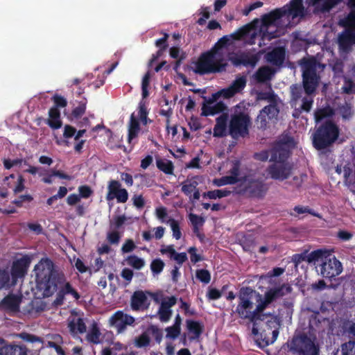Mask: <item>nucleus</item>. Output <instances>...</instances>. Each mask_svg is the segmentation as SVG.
Instances as JSON below:
<instances>
[{
    "label": "nucleus",
    "instance_id": "nucleus-29",
    "mask_svg": "<svg viewBox=\"0 0 355 355\" xmlns=\"http://www.w3.org/2000/svg\"><path fill=\"white\" fill-rule=\"evenodd\" d=\"M139 130V120L136 118L135 114L132 113L128 125V141L130 144H131L132 140L137 137Z\"/></svg>",
    "mask_w": 355,
    "mask_h": 355
},
{
    "label": "nucleus",
    "instance_id": "nucleus-1",
    "mask_svg": "<svg viewBox=\"0 0 355 355\" xmlns=\"http://www.w3.org/2000/svg\"><path fill=\"white\" fill-rule=\"evenodd\" d=\"M257 24H246L234 33L223 37L210 51L202 54L198 60L192 62L189 66L190 69L199 74L219 72L225 69L227 60L236 66H254L257 58L254 55L245 53L230 54L227 47L236 45L237 41H242L244 44H254L255 39L275 24H261L259 31ZM263 36H265V33H263Z\"/></svg>",
    "mask_w": 355,
    "mask_h": 355
},
{
    "label": "nucleus",
    "instance_id": "nucleus-45",
    "mask_svg": "<svg viewBox=\"0 0 355 355\" xmlns=\"http://www.w3.org/2000/svg\"><path fill=\"white\" fill-rule=\"evenodd\" d=\"M337 112L345 119H349L352 116V114H353V111L352 110V106L349 103H345V105L339 107L338 108V110H337Z\"/></svg>",
    "mask_w": 355,
    "mask_h": 355
},
{
    "label": "nucleus",
    "instance_id": "nucleus-25",
    "mask_svg": "<svg viewBox=\"0 0 355 355\" xmlns=\"http://www.w3.org/2000/svg\"><path fill=\"white\" fill-rule=\"evenodd\" d=\"M284 12L283 6L282 8H275L263 15L261 19L255 18L250 22H277V20L281 19L282 17H286Z\"/></svg>",
    "mask_w": 355,
    "mask_h": 355
},
{
    "label": "nucleus",
    "instance_id": "nucleus-47",
    "mask_svg": "<svg viewBox=\"0 0 355 355\" xmlns=\"http://www.w3.org/2000/svg\"><path fill=\"white\" fill-rule=\"evenodd\" d=\"M164 266V263L160 259L153 260L150 264V269L154 274L160 273Z\"/></svg>",
    "mask_w": 355,
    "mask_h": 355
},
{
    "label": "nucleus",
    "instance_id": "nucleus-58",
    "mask_svg": "<svg viewBox=\"0 0 355 355\" xmlns=\"http://www.w3.org/2000/svg\"><path fill=\"white\" fill-rule=\"evenodd\" d=\"M107 240L110 243H118L119 241V234L116 230H112L107 233Z\"/></svg>",
    "mask_w": 355,
    "mask_h": 355
},
{
    "label": "nucleus",
    "instance_id": "nucleus-51",
    "mask_svg": "<svg viewBox=\"0 0 355 355\" xmlns=\"http://www.w3.org/2000/svg\"><path fill=\"white\" fill-rule=\"evenodd\" d=\"M166 337L170 338H177L180 333V327H176L173 324L171 327H168L166 329Z\"/></svg>",
    "mask_w": 355,
    "mask_h": 355
},
{
    "label": "nucleus",
    "instance_id": "nucleus-7",
    "mask_svg": "<svg viewBox=\"0 0 355 355\" xmlns=\"http://www.w3.org/2000/svg\"><path fill=\"white\" fill-rule=\"evenodd\" d=\"M332 250L320 249L311 252L306 257L309 263L315 264L317 272L324 278L331 279L343 271L341 263L331 254Z\"/></svg>",
    "mask_w": 355,
    "mask_h": 355
},
{
    "label": "nucleus",
    "instance_id": "nucleus-11",
    "mask_svg": "<svg viewBox=\"0 0 355 355\" xmlns=\"http://www.w3.org/2000/svg\"><path fill=\"white\" fill-rule=\"evenodd\" d=\"M238 108H234L229 123V134L234 139L247 135L251 125L249 116L245 112H237Z\"/></svg>",
    "mask_w": 355,
    "mask_h": 355
},
{
    "label": "nucleus",
    "instance_id": "nucleus-22",
    "mask_svg": "<svg viewBox=\"0 0 355 355\" xmlns=\"http://www.w3.org/2000/svg\"><path fill=\"white\" fill-rule=\"evenodd\" d=\"M149 301L146 294L141 291H135L131 297V307L133 310H144L148 308Z\"/></svg>",
    "mask_w": 355,
    "mask_h": 355
},
{
    "label": "nucleus",
    "instance_id": "nucleus-16",
    "mask_svg": "<svg viewBox=\"0 0 355 355\" xmlns=\"http://www.w3.org/2000/svg\"><path fill=\"white\" fill-rule=\"evenodd\" d=\"M111 326L114 327L118 333L123 332L128 325H132L135 322V318L121 311L116 312L109 320Z\"/></svg>",
    "mask_w": 355,
    "mask_h": 355
},
{
    "label": "nucleus",
    "instance_id": "nucleus-5",
    "mask_svg": "<svg viewBox=\"0 0 355 355\" xmlns=\"http://www.w3.org/2000/svg\"><path fill=\"white\" fill-rule=\"evenodd\" d=\"M34 272L36 279V288L38 296L46 297L51 296L57 291L58 277L63 273L56 269L49 259H42L35 265Z\"/></svg>",
    "mask_w": 355,
    "mask_h": 355
},
{
    "label": "nucleus",
    "instance_id": "nucleus-8",
    "mask_svg": "<svg viewBox=\"0 0 355 355\" xmlns=\"http://www.w3.org/2000/svg\"><path fill=\"white\" fill-rule=\"evenodd\" d=\"M246 85V79L243 76L237 78L227 88L223 89L212 95L211 98L203 105L202 110L205 116L214 115L227 110L226 105L220 101L219 97L229 98L241 92Z\"/></svg>",
    "mask_w": 355,
    "mask_h": 355
},
{
    "label": "nucleus",
    "instance_id": "nucleus-15",
    "mask_svg": "<svg viewBox=\"0 0 355 355\" xmlns=\"http://www.w3.org/2000/svg\"><path fill=\"white\" fill-rule=\"evenodd\" d=\"M154 300L157 303H160L157 312L160 321L163 322H168L172 315L171 307L176 304V298L171 296L159 299L158 296H156Z\"/></svg>",
    "mask_w": 355,
    "mask_h": 355
},
{
    "label": "nucleus",
    "instance_id": "nucleus-38",
    "mask_svg": "<svg viewBox=\"0 0 355 355\" xmlns=\"http://www.w3.org/2000/svg\"><path fill=\"white\" fill-rule=\"evenodd\" d=\"M211 14L212 12L209 6H201L196 13V15L199 16V18L196 22H207V20L209 19Z\"/></svg>",
    "mask_w": 355,
    "mask_h": 355
},
{
    "label": "nucleus",
    "instance_id": "nucleus-37",
    "mask_svg": "<svg viewBox=\"0 0 355 355\" xmlns=\"http://www.w3.org/2000/svg\"><path fill=\"white\" fill-rule=\"evenodd\" d=\"M187 324L189 332L193 334L191 338L193 339L198 338L202 331V326L200 323L189 320Z\"/></svg>",
    "mask_w": 355,
    "mask_h": 355
},
{
    "label": "nucleus",
    "instance_id": "nucleus-6",
    "mask_svg": "<svg viewBox=\"0 0 355 355\" xmlns=\"http://www.w3.org/2000/svg\"><path fill=\"white\" fill-rule=\"evenodd\" d=\"M295 146L294 140L286 137L284 146L279 145L273 150L269 159L273 163L268 168V174L273 180L284 181L288 179L293 173V167L286 161L291 148Z\"/></svg>",
    "mask_w": 355,
    "mask_h": 355
},
{
    "label": "nucleus",
    "instance_id": "nucleus-56",
    "mask_svg": "<svg viewBox=\"0 0 355 355\" xmlns=\"http://www.w3.org/2000/svg\"><path fill=\"white\" fill-rule=\"evenodd\" d=\"M230 173L231 175L230 176H234V183L237 182L239 175V162L238 161H235L232 163Z\"/></svg>",
    "mask_w": 355,
    "mask_h": 355
},
{
    "label": "nucleus",
    "instance_id": "nucleus-34",
    "mask_svg": "<svg viewBox=\"0 0 355 355\" xmlns=\"http://www.w3.org/2000/svg\"><path fill=\"white\" fill-rule=\"evenodd\" d=\"M157 168L166 174H172L173 171V163L166 159H157L156 160Z\"/></svg>",
    "mask_w": 355,
    "mask_h": 355
},
{
    "label": "nucleus",
    "instance_id": "nucleus-13",
    "mask_svg": "<svg viewBox=\"0 0 355 355\" xmlns=\"http://www.w3.org/2000/svg\"><path fill=\"white\" fill-rule=\"evenodd\" d=\"M267 189L264 184L253 176L245 177L239 184V192L247 193L254 196H261Z\"/></svg>",
    "mask_w": 355,
    "mask_h": 355
},
{
    "label": "nucleus",
    "instance_id": "nucleus-10",
    "mask_svg": "<svg viewBox=\"0 0 355 355\" xmlns=\"http://www.w3.org/2000/svg\"><path fill=\"white\" fill-rule=\"evenodd\" d=\"M338 136V127L334 123L327 121L313 135V146L317 149H324L334 143Z\"/></svg>",
    "mask_w": 355,
    "mask_h": 355
},
{
    "label": "nucleus",
    "instance_id": "nucleus-50",
    "mask_svg": "<svg viewBox=\"0 0 355 355\" xmlns=\"http://www.w3.org/2000/svg\"><path fill=\"white\" fill-rule=\"evenodd\" d=\"M230 192L227 190L218 189L209 191V193L207 195L209 196V199H216L227 196L230 194Z\"/></svg>",
    "mask_w": 355,
    "mask_h": 355
},
{
    "label": "nucleus",
    "instance_id": "nucleus-35",
    "mask_svg": "<svg viewBox=\"0 0 355 355\" xmlns=\"http://www.w3.org/2000/svg\"><path fill=\"white\" fill-rule=\"evenodd\" d=\"M120 189L121 184L118 181H110L107 187L108 192L106 196L107 200L110 201L114 200Z\"/></svg>",
    "mask_w": 355,
    "mask_h": 355
},
{
    "label": "nucleus",
    "instance_id": "nucleus-12",
    "mask_svg": "<svg viewBox=\"0 0 355 355\" xmlns=\"http://www.w3.org/2000/svg\"><path fill=\"white\" fill-rule=\"evenodd\" d=\"M59 289L57 297L54 303L56 305H60L63 303L64 297L69 296L74 301H77L80 298V295L76 288L73 287L71 284L66 280L64 274L58 277L57 281V289Z\"/></svg>",
    "mask_w": 355,
    "mask_h": 355
},
{
    "label": "nucleus",
    "instance_id": "nucleus-28",
    "mask_svg": "<svg viewBox=\"0 0 355 355\" xmlns=\"http://www.w3.org/2000/svg\"><path fill=\"white\" fill-rule=\"evenodd\" d=\"M257 99L258 101H266L269 103L268 105H275L276 107H278L279 103V98L270 89L266 92H258L257 94Z\"/></svg>",
    "mask_w": 355,
    "mask_h": 355
},
{
    "label": "nucleus",
    "instance_id": "nucleus-9",
    "mask_svg": "<svg viewBox=\"0 0 355 355\" xmlns=\"http://www.w3.org/2000/svg\"><path fill=\"white\" fill-rule=\"evenodd\" d=\"M321 343L313 332L295 335L289 344L290 350L295 355H319Z\"/></svg>",
    "mask_w": 355,
    "mask_h": 355
},
{
    "label": "nucleus",
    "instance_id": "nucleus-59",
    "mask_svg": "<svg viewBox=\"0 0 355 355\" xmlns=\"http://www.w3.org/2000/svg\"><path fill=\"white\" fill-rule=\"evenodd\" d=\"M85 104L82 103L80 104L78 107H76L72 112L73 117L78 119L85 112Z\"/></svg>",
    "mask_w": 355,
    "mask_h": 355
},
{
    "label": "nucleus",
    "instance_id": "nucleus-39",
    "mask_svg": "<svg viewBox=\"0 0 355 355\" xmlns=\"http://www.w3.org/2000/svg\"><path fill=\"white\" fill-rule=\"evenodd\" d=\"M150 338L147 332H144L136 337L134 340L135 345L139 348L147 347L150 344Z\"/></svg>",
    "mask_w": 355,
    "mask_h": 355
},
{
    "label": "nucleus",
    "instance_id": "nucleus-61",
    "mask_svg": "<svg viewBox=\"0 0 355 355\" xmlns=\"http://www.w3.org/2000/svg\"><path fill=\"white\" fill-rule=\"evenodd\" d=\"M136 248L135 244L132 240H128L122 246L121 250L123 253H128L132 252Z\"/></svg>",
    "mask_w": 355,
    "mask_h": 355
},
{
    "label": "nucleus",
    "instance_id": "nucleus-62",
    "mask_svg": "<svg viewBox=\"0 0 355 355\" xmlns=\"http://www.w3.org/2000/svg\"><path fill=\"white\" fill-rule=\"evenodd\" d=\"M345 84L343 86L342 89L345 93H351L355 91V85L352 83V81L347 80V78H344Z\"/></svg>",
    "mask_w": 355,
    "mask_h": 355
},
{
    "label": "nucleus",
    "instance_id": "nucleus-55",
    "mask_svg": "<svg viewBox=\"0 0 355 355\" xmlns=\"http://www.w3.org/2000/svg\"><path fill=\"white\" fill-rule=\"evenodd\" d=\"M9 282V273L6 270H0V289L8 285Z\"/></svg>",
    "mask_w": 355,
    "mask_h": 355
},
{
    "label": "nucleus",
    "instance_id": "nucleus-19",
    "mask_svg": "<svg viewBox=\"0 0 355 355\" xmlns=\"http://www.w3.org/2000/svg\"><path fill=\"white\" fill-rule=\"evenodd\" d=\"M68 327L73 334H83L86 331V326L80 315L72 311L68 318Z\"/></svg>",
    "mask_w": 355,
    "mask_h": 355
},
{
    "label": "nucleus",
    "instance_id": "nucleus-24",
    "mask_svg": "<svg viewBox=\"0 0 355 355\" xmlns=\"http://www.w3.org/2000/svg\"><path fill=\"white\" fill-rule=\"evenodd\" d=\"M22 295L19 293V296L8 295L6 296L1 302V308L4 311H17L19 309V304Z\"/></svg>",
    "mask_w": 355,
    "mask_h": 355
},
{
    "label": "nucleus",
    "instance_id": "nucleus-3",
    "mask_svg": "<svg viewBox=\"0 0 355 355\" xmlns=\"http://www.w3.org/2000/svg\"><path fill=\"white\" fill-rule=\"evenodd\" d=\"M304 92L300 87H291L292 105L295 107L293 116L297 118L300 111L309 112L313 102L311 94L315 92L319 82L318 71L322 70L324 65L317 62L314 58L303 60L301 62Z\"/></svg>",
    "mask_w": 355,
    "mask_h": 355
},
{
    "label": "nucleus",
    "instance_id": "nucleus-40",
    "mask_svg": "<svg viewBox=\"0 0 355 355\" xmlns=\"http://www.w3.org/2000/svg\"><path fill=\"white\" fill-rule=\"evenodd\" d=\"M11 275L13 279L22 277V258L13 262L11 268Z\"/></svg>",
    "mask_w": 355,
    "mask_h": 355
},
{
    "label": "nucleus",
    "instance_id": "nucleus-44",
    "mask_svg": "<svg viewBox=\"0 0 355 355\" xmlns=\"http://www.w3.org/2000/svg\"><path fill=\"white\" fill-rule=\"evenodd\" d=\"M334 114L333 110L329 107L320 109L315 113V119L316 122L322 121L323 119L329 116Z\"/></svg>",
    "mask_w": 355,
    "mask_h": 355
},
{
    "label": "nucleus",
    "instance_id": "nucleus-33",
    "mask_svg": "<svg viewBox=\"0 0 355 355\" xmlns=\"http://www.w3.org/2000/svg\"><path fill=\"white\" fill-rule=\"evenodd\" d=\"M343 336L355 341V323L347 321L343 326Z\"/></svg>",
    "mask_w": 355,
    "mask_h": 355
},
{
    "label": "nucleus",
    "instance_id": "nucleus-43",
    "mask_svg": "<svg viewBox=\"0 0 355 355\" xmlns=\"http://www.w3.org/2000/svg\"><path fill=\"white\" fill-rule=\"evenodd\" d=\"M166 223L168 224L173 232V236L178 240L181 238L182 233L180 230L178 222L173 218H170L166 220Z\"/></svg>",
    "mask_w": 355,
    "mask_h": 355
},
{
    "label": "nucleus",
    "instance_id": "nucleus-48",
    "mask_svg": "<svg viewBox=\"0 0 355 355\" xmlns=\"http://www.w3.org/2000/svg\"><path fill=\"white\" fill-rule=\"evenodd\" d=\"M196 277L200 282L208 284L211 279V275L208 270L202 269L196 271Z\"/></svg>",
    "mask_w": 355,
    "mask_h": 355
},
{
    "label": "nucleus",
    "instance_id": "nucleus-31",
    "mask_svg": "<svg viewBox=\"0 0 355 355\" xmlns=\"http://www.w3.org/2000/svg\"><path fill=\"white\" fill-rule=\"evenodd\" d=\"M286 137L282 138L276 144V146L271 150H264L255 154L257 159L260 161H266L272 156L273 150H275L279 145L284 146V143L286 141Z\"/></svg>",
    "mask_w": 355,
    "mask_h": 355
},
{
    "label": "nucleus",
    "instance_id": "nucleus-23",
    "mask_svg": "<svg viewBox=\"0 0 355 355\" xmlns=\"http://www.w3.org/2000/svg\"><path fill=\"white\" fill-rule=\"evenodd\" d=\"M227 114H222L216 119V125L213 130V135L216 137H222L229 133V126L227 127Z\"/></svg>",
    "mask_w": 355,
    "mask_h": 355
},
{
    "label": "nucleus",
    "instance_id": "nucleus-21",
    "mask_svg": "<svg viewBox=\"0 0 355 355\" xmlns=\"http://www.w3.org/2000/svg\"><path fill=\"white\" fill-rule=\"evenodd\" d=\"M284 289L288 290V288L281 286L271 288L265 293L263 298L261 295V300H259V301L260 304L262 305L263 311L272 301L284 295Z\"/></svg>",
    "mask_w": 355,
    "mask_h": 355
},
{
    "label": "nucleus",
    "instance_id": "nucleus-53",
    "mask_svg": "<svg viewBox=\"0 0 355 355\" xmlns=\"http://www.w3.org/2000/svg\"><path fill=\"white\" fill-rule=\"evenodd\" d=\"M115 198L116 199L118 202L124 203L128 199V193L126 191V189L121 188L119 190Z\"/></svg>",
    "mask_w": 355,
    "mask_h": 355
},
{
    "label": "nucleus",
    "instance_id": "nucleus-4",
    "mask_svg": "<svg viewBox=\"0 0 355 355\" xmlns=\"http://www.w3.org/2000/svg\"><path fill=\"white\" fill-rule=\"evenodd\" d=\"M343 0H305L307 6L306 8L303 4V0H290L283 6L286 17L294 20L299 18L303 19L309 15V8H313V13L315 15L325 14L329 12Z\"/></svg>",
    "mask_w": 355,
    "mask_h": 355
},
{
    "label": "nucleus",
    "instance_id": "nucleus-14",
    "mask_svg": "<svg viewBox=\"0 0 355 355\" xmlns=\"http://www.w3.org/2000/svg\"><path fill=\"white\" fill-rule=\"evenodd\" d=\"M336 172L343 173L345 182L349 186L355 183V157L352 155L347 160L343 162L336 168Z\"/></svg>",
    "mask_w": 355,
    "mask_h": 355
},
{
    "label": "nucleus",
    "instance_id": "nucleus-30",
    "mask_svg": "<svg viewBox=\"0 0 355 355\" xmlns=\"http://www.w3.org/2000/svg\"><path fill=\"white\" fill-rule=\"evenodd\" d=\"M100 336L101 332L99 328L97 327L96 324L93 323L87 334V340L94 344H98L100 343Z\"/></svg>",
    "mask_w": 355,
    "mask_h": 355
},
{
    "label": "nucleus",
    "instance_id": "nucleus-20",
    "mask_svg": "<svg viewBox=\"0 0 355 355\" xmlns=\"http://www.w3.org/2000/svg\"><path fill=\"white\" fill-rule=\"evenodd\" d=\"M263 2L261 1H256L252 4H250L248 7L245 8L243 10H241V13H239L238 9L236 10H230L228 12H226L225 14V19L232 21H239V17L241 15L248 16L249 13L253 10L260 8L263 6Z\"/></svg>",
    "mask_w": 355,
    "mask_h": 355
},
{
    "label": "nucleus",
    "instance_id": "nucleus-41",
    "mask_svg": "<svg viewBox=\"0 0 355 355\" xmlns=\"http://www.w3.org/2000/svg\"><path fill=\"white\" fill-rule=\"evenodd\" d=\"M17 349L22 350V347L17 345H6L0 348V355H22V352L17 354Z\"/></svg>",
    "mask_w": 355,
    "mask_h": 355
},
{
    "label": "nucleus",
    "instance_id": "nucleus-63",
    "mask_svg": "<svg viewBox=\"0 0 355 355\" xmlns=\"http://www.w3.org/2000/svg\"><path fill=\"white\" fill-rule=\"evenodd\" d=\"M132 201L134 205L138 209L142 208L145 204V200L141 195H135L132 197Z\"/></svg>",
    "mask_w": 355,
    "mask_h": 355
},
{
    "label": "nucleus",
    "instance_id": "nucleus-32",
    "mask_svg": "<svg viewBox=\"0 0 355 355\" xmlns=\"http://www.w3.org/2000/svg\"><path fill=\"white\" fill-rule=\"evenodd\" d=\"M127 264L136 270H141L146 264L144 259L136 255L128 256L125 259Z\"/></svg>",
    "mask_w": 355,
    "mask_h": 355
},
{
    "label": "nucleus",
    "instance_id": "nucleus-26",
    "mask_svg": "<svg viewBox=\"0 0 355 355\" xmlns=\"http://www.w3.org/2000/svg\"><path fill=\"white\" fill-rule=\"evenodd\" d=\"M266 58L267 61L272 64L281 65L285 58V50L282 47L275 48L272 51L268 53Z\"/></svg>",
    "mask_w": 355,
    "mask_h": 355
},
{
    "label": "nucleus",
    "instance_id": "nucleus-17",
    "mask_svg": "<svg viewBox=\"0 0 355 355\" xmlns=\"http://www.w3.org/2000/svg\"><path fill=\"white\" fill-rule=\"evenodd\" d=\"M345 25V24H341ZM345 32L339 35L338 44L340 50L344 52L349 51L351 46L355 44V24H347Z\"/></svg>",
    "mask_w": 355,
    "mask_h": 355
},
{
    "label": "nucleus",
    "instance_id": "nucleus-36",
    "mask_svg": "<svg viewBox=\"0 0 355 355\" xmlns=\"http://www.w3.org/2000/svg\"><path fill=\"white\" fill-rule=\"evenodd\" d=\"M274 71L269 67H263L260 68L256 73L257 79L260 82H263L271 78Z\"/></svg>",
    "mask_w": 355,
    "mask_h": 355
},
{
    "label": "nucleus",
    "instance_id": "nucleus-57",
    "mask_svg": "<svg viewBox=\"0 0 355 355\" xmlns=\"http://www.w3.org/2000/svg\"><path fill=\"white\" fill-rule=\"evenodd\" d=\"M150 82V74L149 73H146L142 80V94L145 98L148 95L147 88Z\"/></svg>",
    "mask_w": 355,
    "mask_h": 355
},
{
    "label": "nucleus",
    "instance_id": "nucleus-42",
    "mask_svg": "<svg viewBox=\"0 0 355 355\" xmlns=\"http://www.w3.org/2000/svg\"><path fill=\"white\" fill-rule=\"evenodd\" d=\"M355 341L349 340L341 345L340 354L341 355H352L355 351Z\"/></svg>",
    "mask_w": 355,
    "mask_h": 355
},
{
    "label": "nucleus",
    "instance_id": "nucleus-2",
    "mask_svg": "<svg viewBox=\"0 0 355 355\" xmlns=\"http://www.w3.org/2000/svg\"><path fill=\"white\" fill-rule=\"evenodd\" d=\"M259 300H261L259 293L250 288H241L235 312L241 318L252 323L254 336L260 335L267 345L272 344L278 337L280 321L274 314L263 313Z\"/></svg>",
    "mask_w": 355,
    "mask_h": 355
},
{
    "label": "nucleus",
    "instance_id": "nucleus-64",
    "mask_svg": "<svg viewBox=\"0 0 355 355\" xmlns=\"http://www.w3.org/2000/svg\"><path fill=\"white\" fill-rule=\"evenodd\" d=\"M171 259H173L178 264L181 265L187 259V256L184 252L177 253L175 252Z\"/></svg>",
    "mask_w": 355,
    "mask_h": 355
},
{
    "label": "nucleus",
    "instance_id": "nucleus-18",
    "mask_svg": "<svg viewBox=\"0 0 355 355\" xmlns=\"http://www.w3.org/2000/svg\"><path fill=\"white\" fill-rule=\"evenodd\" d=\"M279 114V107L275 105L265 106L259 112L257 118V124L259 128L267 127L269 121L276 119Z\"/></svg>",
    "mask_w": 355,
    "mask_h": 355
},
{
    "label": "nucleus",
    "instance_id": "nucleus-46",
    "mask_svg": "<svg viewBox=\"0 0 355 355\" xmlns=\"http://www.w3.org/2000/svg\"><path fill=\"white\" fill-rule=\"evenodd\" d=\"M213 184L217 187H222L227 184H234V176H224L220 178L214 179Z\"/></svg>",
    "mask_w": 355,
    "mask_h": 355
},
{
    "label": "nucleus",
    "instance_id": "nucleus-27",
    "mask_svg": "<svg viewBox=\"0 0 355 355\" xmlns=\"http://www.w3.org/2000/svg\"><path fill=\"white\" fill-rule=\"evenodd\" d=\"M47 124L53 129H58L62 126L60 112L57 107L50 109Z\"/></svg>",
    "mask_w": 355,
    "mask_h": 355
},
{
    "label": "nucleus",
    "instance_id": "nucleus-54",
    "mask_svg": "<svg viewBox=\"0 0 355 355\" xmlns=\"http://www.w3.org/2000/svg\"><path fill=\"white\" fill-rule=\"evenodd\" d=\"M155 215L162 223H166L165 220L167 216V210L164 207H159L155 209Z\"/></svg>",
    "mask_w": 355,
    "mask_h": 355
},
{
    "label": "nucleus",
    "instance_id": "nucleus-60",
    "mask_svg": "<svg viewBox=\"0 0 355 355\" xmlns=\"http://www.w3.org/2000/svg\"><path fill=\"white\" fill-rule=\"evenodd\" d=\"M227 0H214L213 14L220 12L227 5Z\"/></svg>",
    "mask_w": 355,
    "mask_h": 355
},
{
    "label": "nucleus",
    "instance_id": "nucleus-49",
    "mask_svg": "<svg viewBox=\"0 0 355 355\" xmlns=\"http://www.w3.org/2000/svg\"><path fill=\"white\" fill-rule=\"evenodd\" d=\"M197 185L196 181L186 182L182 184V191L186 195H189L196 189Z\"/></svg>",
    "mask_w": 355,
    "mask_h": 355
},
{
    "label": "nucleus",
    "instance_id": "nucleus-52",
    "mask_svg": "<svg viewBox=\"0 0 355 355\" xmlns=\"http://www.w3.org/2000/svg\"><path fill=\"white\" fill-rule=\"evenodd\" d=\"M136 118H139V120L144 123H147V112L144 105L140 104L139 107V111L137 115H135Z\"/></svg>",
    "mask_w": 355,
    "mask_h": 355
}]
</instances>
